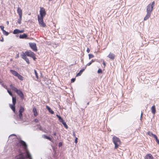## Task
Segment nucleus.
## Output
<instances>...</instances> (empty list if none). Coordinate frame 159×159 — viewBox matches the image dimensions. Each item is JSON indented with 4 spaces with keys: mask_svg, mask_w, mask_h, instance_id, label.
I'll list each match as a JSON object with an SVG mask.
<instances>
[{
    "mask_svg": "<svg viewBox=\"0 0 159 159\" xmlns=\"http://www.w3.org/2000/svg\"><path fill=\"white\" fill-rule=\"evenodd\" d=\"M155 4V2L154 1L149 4L147 7L146 12L147 13L144 18V20H147L150 17L152 12L153 11Z\"/></svg>",
    "mask_w": 159,
    "mask_h": 159,
    "instance_id": "nucleus-1",
    "label": "nucleus"
},
{
    "mask_svg": "<svg viewBox=\"0 0 159 159\" xmlns=\"http://www.w3.org/2000/svg\"><path fill=\"white\" fill-rule=\"evenodd\" d=\"M10 86L11 89L19 96L21 100L24 99V95L21 90L20 89H18L16 87L13 86L12 84H10Z\"/></svg>",
    "mask_w": 159,
    "mask_h": 159,
    "instance_id": "nucleus-2",
    "label": "nucleus"
},
{
    "mask_svg": "<svg viewBox=\"0 0 159 159\" xmlns=\"http://www.w3.org/2000/svg\"><path fill=\"white\" fill-rule=\"evenodd\" d=\"M30 156L31 157L30 152L28 154L20 152L19 154L15 157V159H26L29 158Z\"/></svg>",
    "mask_w": 159,
    "mask_h": 159,
    "instance_id": "nucleus-3",
    "label": "nucleus"
},
{
    "mask_svg": "<svg viewBox=\"0 0 159 159\" xmlns=\"http://www.w3.org/2000/svg\"><path fill=\"white\" fill-rule=\"evenodd\" d=\"M112 141L115 145V148L117 149L121 143L120 139L117 137L114 136L112 138Z\"/></svg>",
    "mask_w": 159,
    "mask_h": 159,
    "instance_id": "nucleus-4",
    "label": "nucleus"
},
{
    "mask_svg": "<svg viewBox=\"0 0 159 159\" xmlns=\"http://www.w3.org/2000/svg\"><path fill=\"white\" fill-rule=\"evenodd\" d=\"M21 54L25 55L26 56L29 57H31L35 54L33 52H32L30 50H28L25 51V52H22L21 53Z\"/></svg>",
    "mask_w": 159,
    "mask_h": 159,
    "instance_id": "nucleus-5",
    "label": "nucleus"
},
{
    "mask_svg": "<svg viewBox=\"0 0 159 159\" xmlns=\"http://www.w3.org/2000/svg\"><path fill=\"white\" fill-rule=\"evenodd\" d=\"M18 147L23 146L25 149L27 148V145L24 141L20 140L17 144Z\"/></svg>",
    "mask_w": 159,
    "mask_h": 159,
    "instance_id": "nucleus-6",
    "label": "nucleus"
},
{
    "mask_svg": "<svg viewBox=\"0 0 159 159\" xmlns=\"http://www.w3.org/2000/svg\"><path fill=\"white\" fill-rule=\"evenodd\" d=\"M29 46L33 51L36 52L38 51L37 47L35 43H29Z\"/></svg>",
    "mask_w": 159,
    "mask_h": 159,
    "instance_id": "nucleus-7",
    "label": "nucleus"
},
{
    "mask_svg": "<svg viewBox=\"0 0 159 159\" xmlns=\"http://www.w3.org/2000/svg\"><path fill=\"white\" fill-rule=\"evenodd\" d=\"M40 16H39V17H44L46 15V12L45 9L43 7H40Z\"/></svg>",
    "mask_w": 159,
    "mask_h": 159,
    "instance_id": "nucleus-8",
    "label": "nucleus"
},
{
    "mask_svg": "<svg viewBox=\"0 0 159 159\" xmlns=\"http://www.w3.org/2000/svg\"><path fill=\"white\" fill-rule=\"evenodd\" d=\"M14 117L15 119L18 120H22L23 119V115L22 113H19L18 115L17 114H17L14 115Z\"/></svg>",
    "mask_w": 159,
    "mask_h": 159,
    "instance_id": "nucleus-9",
    "label": "nucleus"
},
{
    "mask_svg": "<svg viewBox=\"0 0 159 159\" xmlns=\"http://www.w3.org/2000/svg\"><path fill=\"white\" fill-rule=\"evenodd\" d=\"M9 106L11 109L12 110L13 112L15 114H17V111H16V105L9 104Z\"/></svg>",
    "mask_w": 159,
    "mask_h": 159,
    "instance_id": "nucleus-10",
    "label": "nucleus"
},
{
    "mask_svg": "<svg viewBox=\"0 0 159 159\" xmlns=\"http://www.w3.org/2000/svg\"><path fill=\"white\" fill-rule=\"evenodd\" d=\"M20 56L21 58L24 60L28 64H30V62L29 59L27 58V57L25 55H24L21 53Z\"/></svg>",
    "mask_w": 159,
    "mask_h": 159,
    "instance_id": "nucleus-11",
    "label": "nucleus"
},
{
    "mask_svg": "<svg viewBox=\"0 0 159 159\" xmlns=\"http://www.w3.org/2000/svg\"><path fill=\"white\" fill-rule=\"evenodd\" d=\"M19 38L21 39H28L29 38L28 37V35L26 33H24L23 34H20V35Z\"/></svg>",
    "mask_w": 159,
    "mask_h": 159,
    "instance_id": "nucleus-12",
    "label": "nucleus"
},
{
    "mask_svg": "<svg viewBox=\"0 0 159 159\" xmlns=\"http://www.w3.org/2000/svg\"><path fill=\"white\" fill-rule=\"evenodd\" d=\"M42 137L43 138L45 139H47L50 141L53 142V139H52V138H51L50 137L44 134L42 135Z\"/></svg>",
    "mask_w": 159,
    "mask_h": 159,
    "instance_id": "nucleus-13",
    "label": "nucleus"
},
{
    "mask_svg": "<svg viewBox=\"0 0 159 159\" xmlns=\"http://www.w3.org/2000/svg\"><path fill=\"white\" fill-rule=\"evenodd\" d=\"M86 68V67H83L81 70L79 72L77 73L76 75V76H80L82 74L83 71H84L85 70Z\"/></svg>",
    "mask_w": 159,
    "mask_h": 159,
    "instance_id": "nucleus-14",
    "label": "nucleus"
},
{
    "mask_svg": "<svg viewBox=\"0 0 159 159\" xmlns=\"http://www.w3.org/2000/svg\"><path fill=\"white\" fill-rule=\"evenodd\" d=\"M151 112L153 115H155L156 113V107L154 105H153L152 107L151 108Z\"/></svg>",
    "mask_w": 159,
    "mask_h": 159,
    "instance_id": "nucleus-15",
    "label": "nucleus"
},
{
    "mask_svg": "<svg viewBox=\"0 0 159 159\" xmlns=\"http://www.w3.org/2000/svg\"><path fill=\"white\" fill-rule=\"evenodd\" d=\"M115 57L116 56L114 54L112 53H111V52H110L109 54L107 56L109 58H110L112 60H114V59H115Z\"/></svg>",
    "mask_w": 159,
    "mask_h": 159,
    "instance_id": "nucleus-16",
    "label": "nucleus"
},
{
    "mask_svg": "<svg viewBox=\"0 0 159 159\" xmlns=\"http://www.w3.org/2000/svg\"><path fill=\"white\" fill-rule=\"evenodd\" d=\"M144 159H154V158L152 154H148L145 156Z\"/></svg>",
    "mask_w": 159,
    "mask_h": 159,
    "instance_id": "nucleus-17",
    "label": "nucleus"
},
{
    "mask_svg": "<svg viewBox=\"0 0 159 159\" xmlns=\"http://www.w3.org/2000/svg\"><path fill=\"white\" fill-rule=\"evenodd\" d=\"M44 17H39V15L38 16V20L39 25L43 21V18Z\"/></svg>",
    "mask_w": 159,
    "mask_h": 159,
    "instance_id": "nucleus-18",
    "label": "nucleus"
},
{
    "mask_svg": "<svg viewBox=\"0 0 159 159\" xmlns=\"http://www.w3.org/2000/svg\"><path fill=\"white\" fill-rule=\"evenodd\" d=\"M17 12L19 15V16H22V10L20 7H18L17 9Z\"/></svg>",
    "mask_w": 159,
    "mask_h": 159,
    "instance_id": "nucleus-19",
    "label": "nucleus"
},
{
    "mask_svg": "<svg viewBox=\"0 0 159 159\" xmlns=\"http://www.w3.org/2000/svg\"><path fill=\"white\" fill-rule=\"evenodd\" d=\"M33 111L34 115L35 117H36L38 115V113L36 108L35 107H34L33 109Z\"/></svg>",
    "mask_w": 159,
    "mask_h": 159,
    "instance_id": "nucleus-20",
    "label": "nucleus"
},
{
    "mask_svg": "<svg viewBox=\"0 0 159 159\" xmlns=\"http://www.w3.org/2000/svg\"><path fill=\"white\" fill-rule=\"evenodd\" d=\"M25 109L22 106H20L19 111V113H23L25 111Z\"/></svg>",
    "mask_w": 159,
    "mask_h": 159,
    "instance_id": "nucleus-21",
    "label": "nucleus"
},
{
    "mask_svg": "<svg viewBox=\"0 0 159 159\" xmlns=\"http://www.w3.org/2000/svg\"><path fill=\"white\" fill-rule=\"evenodd\" d=\"M10 72L14 76H16L18 73L15 70H10Z\"/></svg>",
    "mask_w": 159,
    "mask_h": 159,
    "instance_id": "nucleus-22",
    "label": "nucleus"
},
{
    "mask_svg": "<svg viewBox=\"0 0 159 159\" xmlns=\"http://www.w3.org/2000/svg\"><path fill=\"white\" fill-rule=\"evenodd\" d=\"M12 97V104L16 105V96H13Z\"/></svg>",
    "mask_w": 159,
    "mask_h": 159,
    "instance_id": "nucleus-23",
    "label": "nucleus"
},
{
    "mask_svg": "<svg viewBox=\"0 0 159 159\" xmlns=\"http://www.w3.org/2000/svg\"><path fill=\"white\" fill-rule=\"evenodd\" d=\"M56 116L58 118V120L61 122H62V121H63L64 120L63 118L59 115L57 114Z\"/></svg>",
    "mask_w": 159,
    "mask_h": 159,
    "instance_id": "nucleus-24",
    "label": "nucleus"
},
{
    "mask_svg": "<svg viewBox=\"0 0 159 159\" xmlns=\"http://www.w3.org/2000/svg\"><path fill=\"white\" fill-rule=\"evenodd\" d=\"M61 123L63 125L64 127L66 129H67L68 128V125L66 124V123L64 120L63 121H62Z\"/></svg>",
    "mask_w": 159,
    "mask_h": 159,
    "instance_id": "nucleus-25",
    "label": "nucleus"
},
{
    "mask_svg": "<svg viewBox=\"0 0 159 159\" xmlns=\"http://www.w3.org/2000/svg\"><path fill=\"white\" fill-rule=\"evenodd\" d=\"M16 77H17L20 80H23L24 77L19 73Z\"/></svg>",
    "mask_w": 159,
    "mask_h": 159,
    "instance_id": "nucleus-26",
    "label": "nucleus"
},
{
    "mask_svg": "<svg viewBox=\"0 0 159 159\" xmlns=\"http://www.w3.org/2000/svg\"><path fill=\"white\" fill-rule=\"evenodd\" d=\"M19 33V29H16L14 30L13 31V34H17Z\"/></svg>",
    "mask_w": 159,
    "mask_h": 159,
    "instance_id": "nucleus-27",
    "label": "nucleus"
},
{
    "mask_svg": "<svg viewBox=\"0 0 159 159\" xmlns=\"http://www.w3.org/2000/svg\"><path fill=\"white\" fill-rule=\"evenodd\" d=\"M22 16H19V18L17 22L20 24H21V22Z\"/></svg>",
    "mask_w": 159,
    "mask_h": 159,
    "instance_id": "nucleus-28",
    "label": "nucleus"
},
{
    "mask_svg": "<svg viewBox=\"0 0 159 159\" xmlns=\"http://www.w3.org/2000/svg\"><path fill=\"white\" fill-rule=\"evenodd\" d=\"M7 92L9 93V94L12 97L13 96V94L12 92L10 90H9L8 89H7Z\"/></svg>",
    "mask_w": 159,
    "mask_h": 159,
    "instance_id": "nucleus-29",
    "label": "nucleus"
},
{
    "mask_svg": "<svg viewBox=\"0 0 159 159\" xmlns=\"http://www.w3.org/2000/svg\"><path fill=\"white\" fill-rule=\"evenodd\" d=\"M39 25L42 27H45L46 25V24L43 21Z\"/></svg>",
    "mask_w": 159,
    "mask_h": 159,
    "instance_id": "nucleus-30",
    "label": "nucleus"
},
{
    "mask_svg": "<svg viewBox=\"0 0 159 159\" xmlns=\"http://www.w3.org/2000/svg\"><path fill=\"white\" fill-rule=\"evenodd\" d=\"M3 33L4 34V35L6 36H8L9 34V33L8 32L6 31V30L3 31Z\"/></svg>",
    "mask_w": 159,
    "mask_h": 159,
    "instance_id": "nucleus-31",
    "label": "nucleus"
},
{
    "mask_svg": "<svg viewBox=\"0 0 159 159\" xmlns=\"http://www.w3.org/2000/svg\"><path fill=\"white\" fill-rule=\"evenodd\" d=\"M34 74H35L36 78L37 79H38L39 78V76L38 75V73H37V71L36 70H34Z\"/></svg>",
    "mask_w": 159,
    "mask_h": 159,
    "instance_id": "nucleus-32",
    "label": "nucleus"
},
{
    "mask_svg": "<svg viewBox=\"0 0 159 159\" xmlns=\"http://www.w3.org/2000/svg\"><path fill=\"white\" fill-rule=\"evenodd\" d=\"M48 111L51 114H53L54 113V111L51 109V108H50Z\"/></svg>",
    "mask_w": 159,
    "mask_h": 159,
    "instance_id": "nucleus-33",
    "label": "nucleus"
},
{
    "mask_svg": "<svg viewBox=\"0 0 159 159\" xmlns=\"http://www.w3.org/2000/svg\"><path fill=\"white\" fill-rule=\"evenodd\" d=\"M36 54H34V55H33L31 57L33 58V60L34 61H36V59H37V58L35 57Z\"/></svg>",
    "mask_w": 159,
    "mask_h": 159,
    "instance_id": "nucleus-34",
    "label": "nucleus"
},
{
    "mask_svg": "<svg viewBox=\"0 0 159 159\" xmlns=\"http://www.w3.org/2000/svg\"><path fill=\"white\" fill-rule=\"evenodd\" d=\"M97 72L98 74H102V71L101 69L99 68L98 69Z\"/></svg>",
    "mask_w": 159,
    "mask_h": 159,
    "instance_id": "nucleus-35",
    "label": "nucleus"
},
{
    "mask_svg": "<svg viewBox=\"0 0 159 159\" xmlns=\"http://www.w3.org/2000/svg\"><path fill=\"white\" fill-rule=\"evenodd\" d=\"M94 55L92 54H89V59H90L91 58L93 57Z\"/></svg>",
    "mask_w": 159,
    "mask_h": 159,
    "instance_id": "nucleus-36",
    "label": "nucleus"
},
{
    "mask_svg": "<svg viewBox=\"0 0 159 159\" xmlns=\"http://www.w3.org/2000/svg\"><path fill=\"white\" fill-rule=\"evenodd\" d=\"M37 126H39L38 128L39 130L43 131V128L42 127V126L40 125L39 124Z\"/></svg>",
    "mask_w": 159,
    "mask_h": 159,
    "instance_id": "nucleus-37",
    "label": "nucleus"
},
{
    "mask_svg": "<svg viewBox=\"0 0 159 159\" xmlns=\"http://www.w3.org/2000/svg\"><path fill=\"white\" fill-rule=\"evenodd\" d=\"M148 133V134L149 135V136H152V135H153V134H153L152 133V132H150V131H148V133Z\"/></svg>",
    "mask_w": 159,
    "mask_h": 159,
    "instance_id": "nucleus-38",
    "label": "nucleus"
},
{
    "mask_svg": "<svg viewBox=\"0 0 159 159\" xmlns=\"http://www.w3.org/2000/svg\"><path fill=\"white\" fill-rule=\"evenodd\" d=\"M2 85L6 89H8L7 86L6 85H4L3 84H2Z\"/></svg>",
    "mask_w": 159,
    "mask_h": 159,
    "instance_id": "nucleus-39",
    "label": "nucleus"
},
{
    "mask_svg": "<svg viewBox=\"0 0 159 159\" xmlns=\"http://www.w3.org/2000/svg\"><path fill=\"white\" fill-rule=\"evenodd\" d=\"M62 145L63 143L62 142H60L58 143V146L59 148H60L62 146Z\"/></svg>",
    "mask_w": 159,
    "mask_h": 159,
    "instance_id": "nucleus-40",
    "label": "nucleus"
},
{
    "mask_svg": "<svg viewBox=\"0 0 159 159\" xmlns=\"http://www.w3.org/2000/svg\"><path fill=\"white\" fill-rule=\"evenodd\" d=\"M0 27L1 28V30L2 31V32H3V31L5 30H4V27L3 26H0Z\"/></svg>",
    "mask_w": 159,
    "mask_h": 159,
    "instance_id": "nucleus-41",
    "label": "nucleus"
},
{
    "mask_svg": "<svg viewBox=\"0 0 159 159\" xmlns=\"http://www.w3.org/2000/svg\"><path fill=\"white\" fill-rule=\"evenodd\" d=\"M143 113L142 111L141 114L140 118V120L141 121H142V118H143Z\"/></svg>",
    "mask_w": 159,
    "mask_h": 159,
    "instance_id": "nucleus-42",
    "label": "nucleus"
},
{
    "mask_svg": "<svg viewBox=\"0 0 159 159\" xmlns=\"http://www.w3.org/2000/svg\"><path fill=\"white\" fill-rule=\"evenodd\" d=\"M75 80H76V79L75 78H72L71 80V81H70L71 83H73L75 81Z\"/></svg>",
    "mask_w": 159,
    "mask_h": 159,
    "instance_id": "nucleus-43",
    "label": "nucleus"
},
{
    "mask_svg": "<svg viewBox=\"0 0 159 159\" xmlns=\"http://www.w3.org/2000/svg\"><path fill=\"white\" fill-rule=\"evenodd\" d=\"M152 136L154 139H155V140L158 139L157 137V136L155 134H153V135H152Z\"/></svg>",
    "mask_w": 159,
    "mask_h": 159,
    "instance_id": "nucleus-44",
    "label": "nucleus"
},
{
    "mask_svg": "<svg viewBox=\"0 0 159 159\" xmlns=\"http://www.w3.org/2000/svg\"><path fill=\"white\" fill-rule=\"evenodd\" d=\"M78 138H77L76 137H75V142L76 144L78 143Z\"/></svg>",
    "mask_w": 159,
    "mask_h": 159,
    "instance_id": "nucleus-45",
    "label": "nucleus"
},
{
    "mask_svg": "<svg viewBox=\"0 0 159 159\" xmlns=\"http://www.w3.org/2000/svg\"><path fill=\"white\" fill-rule=\"evenodd\" d=\"M34 121L36 123H38L39 122V120L37 119H35Z\"/></svg>",
    "mask_w": 159,
    "mask_h": 159,
    "instance_id": "nucleus-46",
    "label": "nucleus"
},
{
    "mask_svg": "<svg viewBox=\"0 0 159 159\" xmlns=\"http://www.w3.org/2000/svg\"><path fill=\"white\" fill-rule=\"evenodd\" d=\"M92 63H91V62L90 61L88 63V64H87V65H86V66H85V67H87V66H90V65H91Z\"/></svg>",
    "mask_w": 159,
    "mask_h": 159,
    "instance_id": "nucleus-47",
    "label": "nucleus"
},
{
    "mask_svg": "<svg viewBox=\"0 0 159 159\" xmlns=\"http://www.w3.org/2000/svg\"><path fill=\"white\" fill-rule=\"evenodd\" d=\"M24 32V30H19V33H23Z\"/></svg>",
    "mask_w": 159,
    "mask_h": 159,
    "instance_id": "nucleus-48",
    "label": "nucleus"
},
{
    "mask_svg": "<svg viewBox=\"0 0 159 159\" xmlns=\"http://www.w3.org/2000/svg\"><path fill=\"white\" fill-rule=\"evenodd\" d=\"M46 108L48 111L51 108L49 107L47 105L46 106Z\"/></svg>",
    "mask_w": 159,
    "mask_h": 159,
    "instance_id": "nucleus-49",
    "label": "nucleus"
},
{
    "mask_svg": "<svg viewBox=\"0 0 159 159\" xmlns=\"http://www.w3.org/2000/svg\"><path fill=\"white\" fill-rule=\"evenodd\" d=\"M103 66H104V67H105V66H106V63L104 61H103Z\"/></svg>",
    "mask_w": 159,
    "mask_h": 159,
    "instance_id": "nucleus-50",
    "label": "nucleus"
},
{
    "mask_svg": "<svg viewBox=\"0 0 159 159\" xmlns=\"http://www.w3.org/2000/svg\"><path fill=\"white\" fill-rule=\"evenodd\" d=\"M87 51V52L88 53H89L90 52V49H89V48H88L87 49V51Z\"/></svg>",
    "mask_w": 159,
    "mask_h": 159,
    "instance_id": "nucleus-51",
    "label": "nucleus"
},
{
    "mask_svg": "<svg viewBox=\"0 0 159 159\" xmlns=\"http://www.w3.org/2000/svg\"><path fill=\"white\" fill-rule=\"evenodd\" d=\"M73 136L75 138V132H73Z\"/></svg>",
    "mask_w": 159,
    "mask_h": 159,
    "instance_id": "nucleus-52",
    "label": "nucleus"
},
{
    "mask_svg": "<svg viewBox=\"0 0 159 159\" xmlns=\"http://www.w3.org/2000/svg\"><path fill=\"white\" fill-rule=\"evenodd\" d=\"M96 60H94V59H92L91 60V61H90V62H91V63H93L94 62H95V61Z\"/></svg>",
    "mask_w": 159,
    "mask_h": 159,
    "instance_id": "nucleus-53",
    "label": "nucleus"
},
{
    "mask_svg": "<svg viewBox=\"0 0 159 159\" xmlns=\"http://www.w3.org/2000/svg\"><path fill=\"white\" fill-rule=\"evenodd\" d=\"M156 141L157 143H158V144H159V140L158 139H156Z\"/></svg>",
    "mask_w": 159,
    "mask_h": 159,
    "instance_id": "nucleus-54",
    "label": "nucleus"
},
{
    "mask_svg": "<svg viewBox=\"0 0 159 159\" xmlns=\"http://www.w3.org/2000/svg\"><path fill=\"white\" fill-rule=\"evenodd\" d=\"M2 37V39H0V41H1L2 42H3L4 41V39Z\"/></svg>",
    "mask_w": 159,
    "mask_h": 159,
    "instance_id": "nucleus-55",
    "label": "nucleus"
},
{
    "mask_svg": "<svg viewBox=\"0 0 159 159\" xmlns=\"http://www.w3.org/2000/svg\"><path fill=\"white\" fill-rule=\"evenodd\" d=\"M53 135L54 136H56L57 135V133L56 132H53Z\"/></svg>",
    "mask_w": 159,
    "mask_h": 159,
    "instance_id": "nucleus-56",
    "label": "nucleus"
},
{
    "mask_svg": "<svg viewBox=\"0 0 159 159\" xmlns=\"http://www.w3.org/2000/svg\"><path fill=\"white\" fill-rule=\"evenodd\" d=\"M81 61L83 63H84V61H83V59H81Z\"/></svg>",
    "mask_w": 159,
    "mask_h": 159,
    "instance_id": "nucleus-57",
    "label": "nucleus"
},
{
    "mask_svg": "<svg viewBox=\"0 0 159 159\" xmlns=\"http://www.w3.org/2000/svg\"><path fill=\"white\" fill-rule=\"evenodd\" d=\"M16 136V135L15 134H11V135H10V136Z\"/></svg>",
    "mask_w": 159,
    "mask_h": 159,
    "instance_id": "nucleus-58",
    "label": "nucleus"
},
{
    "mask_svg": "<svg viewBox=\"0 0 159 159\" xmlns=\"http://www.w3.org/2000/svg\"><path fill=\"white\" fill-rule=\"evenodd\" d=\"M19 57V55L18 54H17V57H16V58L17 57Z\"/></svg>",
    "mask_w": 159,
    "mask_h": 159,
    "instance_id": "nucleus-59",
    "label": "nucleus"
},
{
    "mask_svg": "<svg viewBox=\"0 0 159 159\" xmlns=\"http://www.w3.org/2000/svg\"><path fill=\"white\" fill-rule=\"evenodd\" d=\"M7 25H8L9 24V21H7Z\"/></svg>",
    "mask_w": 159,
    "mask_h": 159,
    "instance_id": "nucleus-60",
    "label": "nucleus"
},
{
    "mask_svg": "<svg viewBox=\"0 0 159 159\" xmlns=\"http://www.w3.org/2000/svg\"><path fill=\"white\" fill-rule=\"evenodd\" d=\"M89 104V102H88L87 103V105H88Z\"/></svg>",
    "mask_w": 159,
    "mask_h": 159,
    "instance_id": "nucleus-61",
    "label": "nucleus"
},
{
    "mask_svg": "<svg viewBox=\"0 0 159 159\" xmlns=\"http://www.w3.org/2000/svg\"><path fill=\"white\" fill-rule=\"evenodd\" d=\"M73 64H71V65H70V66H73Z\"/></svg>",
    "mask_w": 159,
    "mask_h": 159,
    "instance_id": "nucleus-62",
    "label": "nucleus"
},
{
    "mask_svg": "<svg viewBox=\"0 0 159 159\" xmlns=\"http://www.w3.org/2000/svg\"><path fill=\"white\" fill-rule=\"evenodd\" d=\"M49 1H52V0H49Z\"/></svg>",
    "mask_w": 159,
    "mask_h": 159,
    "instance_id": "nucleus-63",
    "label": "nucleus"
},
{
    "mask_svg": "<svg viewBox=\"0 0 159 159\" xmlns=\"http://www.w3.org/2000/svg\"><path fill=\"white\" fill-rule=\"evenodd\" d=\"M18 36V35H16V36Z\"/></svg>",
    "mask_w": 159,
    "mask_h": 159,
    "instance_id": "nucleus-64",
    "label": "nucleus"
}]
</instances>
